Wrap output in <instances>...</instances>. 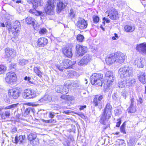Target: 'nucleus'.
Instances as JSON below:
<instances>
[{
    "label": "nucleus",
    "instance_id": "nucleus-39",
    "mask_svg": "<svg viewBox=\"0 0 146 146\" xmlns=\"http://www.w3.org/2000/svg\"><path fill=\"white\" fill-rule=\"evenodd\" d=\"M5 115H4L3 114L2 115V119H5L7 118H8L10 115V111H5Z\"/></svg>",
    "mask_w": 146,
    "mask_h": 146
},
{
    "label": "nucleus",
    "instance_id": "nucleus-48",
    "mask_svg": "<svg viewBox=\"0 0 146 146\" xmlns=\"http://www.w3.org/2000/svg\"><path fill=\"white\" fill-rule=\"evenodd\" d=\"M117 123L116 126V127H119L121 123V119H117Z\"/></svg>",
    "mask_w": 146,
    "mask_h": 146
},
{
    "label": "nucleus",
    "instance_id": "nucleus-25",
    "mask_svg": "<svg viewBox=\"0 0 146 146\" xmlns=\"http://www.w3.org/2000/svg\"><path fill=\"white\" fill-rule=\"evenodd\" d=\"M62 62L64 69H67L72 65V62L69 60H64Z\"/></svg>",
    "mask_w": 146,
    "mask_h": 146
},
{
    "label": "nucleus",
    "instance_id": "nucleus-24",
    "mask_svg": "<svg viewBox=\"0 0 146 146\" xmlns=\"http://www.w3.org/2000/svg\"><path fill=\"white\" fill-rule=\"evenodd\" d=\"M25 138V136L24 135H21L19 136V137L16 136L15 138V143L16 144H21L23 142V141L24 140Z\"/></svg>",
    "mask_w": 146,
    "mask_h": 146
},
{
    "label": "nucleus",
    "instance_id": "nucleus-60",
    "mask_svg": "<svg viewBox=\"0 0 146 146\" xmlns=\"http://www.w3.org/2000/svg\"><path fill=\"white\" fill-rule=\"evenodd\" d=\"M86 106H81L80 108H79L80 110H83L84 108H86Z\"/></svg>",
    "mask_w": 146,
    "mask_h": 146
},
{
    "label": "nucleus",
    "instance_id": "nucleus-16",
    "mask_svg": "<svg viewBox=\"0 0 146 146\" xmlns=\"http://www.w3.org/2000/svg\"><path fill=\"white\" fill-rule=\"evenodd\" d=\"M36 137V135L35 133H31L28 136V139L30 141V143L33 145L35 146L37 144Z\"/></svg>",
    "mask_w": 146,
    "mask_h": 146
},
{
    "label": "nucleus",
    "instance_id": "nucleus-33",
    "mask_svg": "<svg viewBox=\"0 0 146 146\" xmlns=\"http://www.w3.org/2000/svg\"><path fill=\"white\" fill-rule=\"evenodd\" d=\"M136 82L134 79H129L128 81H127V85L129 86H132L134 85Z\"/></svg>",
    "mask_w": 146,
    "mask_h": 146
},
{
    "label": "nucleus",
    "instance_id": "nucleus-6",
    "mask_svg": "<svg viewBox=\"0 0 146 146\" xmlns=\"http://www.w3.org/2000/svg\"><path fill=\"white\" fill-rule=\"evenodd\" d=\"M22 91L21 88L17 87L10 89L9 91L8 94L12 98L16 99L20 96Z\"/></svg>",
    "mask_w": 146,
    "mask_h": 146
},
{
    "label": "nucleus",
    "instance_id": "nucleus-17",
    "mask_svg": "<svg viewBox=\"0 0 146 146\" xmlns=\"http://www.w3.org/2000/svg\"><path fill=\"white\" fill-rule=\"evenodd\" d=\"M103 98V97L102 95H101L100 96H99L98 95L95 96L93 100V103L94 105L96 106L101 105L102 103V100Z\"/></svg>",
    "mask_w": 146,
    "mask_h": 146
},
{
    "label": "nucleus",
    "instance_id": "nucleus-52",
    "mask_svg": "<svg viewBox=\"0 0 146 146\" xmlns=\"http://www.w3.org/2000/svg\"><path fill=\"white\" fill-rule=\"evenodd\" d=\"M54 113H53L52 112H50L49 113V117L51 119L53 118L54 116Z\"/></svg>",
    "mask_w": 146,
    "mask_h": 146
},
{
    "label": "nucleus",
    "instance_id": "nucleus-1",
    "mask_svg": "<svg viewBox=\"0 0 146 146\" xmlns=\"http://www.w3.org/2000/svg\"><path fill=\"white\" fill-rule=\"evenodd\" d=\"M27 1L29 3H31L33 5V9H30L29 12L30 13L35 15H40V16L41 19H44V13L41 11H37L35 8L41 5L40 0H27Z\"/></svg>",
    "mask_w": 146,
    "mask_h": 146
},
{
    "label": "nucleus",
    "instance_id": "nucleus-27",
    "mask_svg": "<svg viewBox=\"0 0 146 146\" xmlns=\"http://www.w3.org/2000/svg\"><path fill=\"white\" fill-rule=\"evenodd\" d=\"M40 68L39 67H35L33 69L34 72L38 77L40 78L42 77V73L40 71Z\"/></svg>",
    "mask_w": 146,
    "mask_h": 146
},
{
    "label": "nucleus",
    "instance_id": "nucleus-38",
    "mask_svg": "<svg viewBox=\"0 0 146 146\" xmlns=\"http://www.w3.org/2000/svg\"><path fill=\"white\" fill-rule=\"evenodd\" d=\"M18 105V103L13 104L5 107L4 109L5 110L10 109L16 108Z\"/></svg>",
    "mask_w": 146,
    "mask_h": 146
},
{
    "label": "nucleus",
    "instance_id": "nucleus-54",
    "mask_svg": "<svg viewBox=\"0 0 146 146\" xmlns=\"http://www.w3.org/2000/svg\"><path fill=\"white\" fill-rule=\"evenodd\" d=\"M61 98L62 99H64L65 100H67L68 99V98L67 96H65L64 95H62L61 96Z\"/></svg>",
    "mask_w": 146,
    "mask_h": 146
},
{
    "label": "nucleus",
    "instance_id": "nucleus-32",
    "mask_svg": "<svg viewBox=\"0 0 146 146\" xmlns=\"http://www.w3.org/2000/svg\"><path fill=\"white\" fill-rule=\"evenodd\" d=\"M48 97L49 96L48 95H45L43 98L39 100L37 102L38 103H41L45 101H46L47 100H49Z\"/></svg>",
    "mask_w": 146,
    "mask_h": 146
},
{
    "label": "nucleus",
    "instance_id": "nucleus-41",
    "mask_svg": "<svg viewBox=\"0 0 146 146\" xmlns=\"http://www.w3.org/2000/svg\"><path fill=\"white\" fill-rule=\"evenodd\" d=\"M63 86H57L56 89V90L57 92L58 93H63Z\"/></svg>",
    "mask_w": 146,
    "mask_h": 146
},
{
    "label": "nucleus",
    "instance_id": "nucleus-4",
    "mask_svg": "<svg viewBox=\"0 0 146 146\" xmlns=\"http://www.w3.org/2000/svg\"><path fill=\"white\" fill-rule=\"evenodd\" d=\"M133 69L131 67L124 66L120 68L118 71V75L121 78L129 77L132 75Z\"/></svg>",
    "mask_w": 146,
    "mask_h": 146
},
{
    "label": "nucleus",
    "instance_id": "nucleus-22",
    "mask_svg": "<svg viewBox=\"0 0 146 146\" xmlns=\"http://www.w3.org/2000/svg\"><path fill=\"white\" fill-rule=\"evenodd\" d=\"M135 63L138 67L140 68H142L145 63V60L143 58L140 59H136L135 61Z\"/></svg>",
    "mask_w": 146,
    "mask_h": 146
},
{
    "label": "nucleus",
    "instance_id": "nucleus-8",
    "mask_svg": "<svg viewBox=\"0 0 146 146\" xmlns=\"http://www.w3.org/2000/svg\"><path fill=\"white\" fill-rule=\"evenodd\" d=\"M37 96L36 92L31 89L25 90L23 94V98L27 99L33 98Z\"/></svg>",
    "mask_w": 146,
    "mask_h": 146
},
{
    "label": "nucleus",
    "instance_id": "nucleus-11",
    "mask_svg": "<svg viewBox=\"0 0 146 146\" xmlns=\"http://www.w3.org/2000/svg\"><path fill=\"white\" fill-rule=\"evenodd\" d=\"M105 79L107 80V86L109 87L114 80V77L113 73L111 71L106 72L105 74Z\"/></svg>",
    "mask_w": 146,
    "mask_h": 146
},
{
    "label": "nucleus",
    "instance_id": "nucleus-29",
    "mask_svg": "<svg viewBox=\"0 0 146 146\" xmlns=\"http://www.w3.org/2000/svg\"><path fill=\"white\" fill-rule=\"evenodd\" d=\"M127 85V83L125 80H121L118 82V86L120 88H123Z\"/></svg>",
    "mask_w": 146,
    "mask_h": 146
},
{
    "label": "nucleus",
    "instance_id": "nucleus-55",
    "mask_svg": "<svg viewBox=\"0 0 146 146\" xmlns=\"http://www.w3.org/2000/svg\"><path fill=\"white\" fill-rule=\"evenodd\" d=\"M44 122L48 123H51L52 122V120L51 119L47 120H44Z\"/></svg>",
    "mask_w": 146,
    "mask_h": 146
},
{
    "label": "nucleus",
    "instance_id": "nucleus-13",
    "mask_svg": "<svg viewBox=\"0 0 146 146\" xmlns=\"http://www.w3.org/2000/svg\"><path fill=\"white\" fill-rule=\"evenodd\" d=\"M15 50L12 48H7L5 49V58H13L16 54Z\"/></svg>",
    "mask_w": 146,
    "mask_h": 146
},
{
    "label": "nucleus",
    "instance_id": "nucleus-45",
    "mask_svg": "<svg viewBox=\"0 0 146 146\" xmlns=\"http://www.w3.org/2000/svg\"><path fill=\"white\" fill-rule=\"evenodd\" d=\"M115 114L116 115L121 114V109H116L114 110Z\"/></svg>",
    "mask_w": 146,
    "mask_h": 146
},
{
    "label": "nucleus",
    "instance_id": "nucleus-42",
    "mask_svg": "<svg viewBox=\"0 0 146 146\" xmlns=\"http://www.w3.org/2000/svg\"><path fill=\"white\" fill-rule=\"evenodd\" d=\"M6 70V67L3 65H0V74L3 73Z\"/></svg>",
    "mask_w": 146,
    "mask_h": 146
},
{
    "label": "nucleus",
    "instance_id": "nucleus-21",
    "mask_svg": "<svg viewBox=\"0 0 146 146\" xmlns=\"http://www.w3.org/2000/svg\"><path fill=\"white\" fill-rule=\"evenodd\" d=\"M106 61L107 64L108 65H110L115 62L114 54L113 53L109 55L106 58Z\"/></svg>",
    "mask_w": 146,
    "mask_h": 146
},
{
    "label": "nucleus",
    "instance_id": "nucleus-57",
    "mask_svg": "<svg viewBox=\"0 0 146 146\" xmlns=\"http://www.w3.org/2000/svg\"><path fill=\"white\" fill-rule=\"evenodd\" d=\"M103 20H104V21H106V22L107 23H109L110 22V20H109V19H107V18H106L105 17H104L103 18Z\"/></svg>",
    "mask_w": 146,
    "mask_h": 146
},
{
    "label": "nucleus",
    "instance_id": "nucleus-62",
    "mask_svg": "<svg viewBox=\"0 0 146 146\" xmlns=\"http://www.w3.org/2000/svg\"><path fill=\"white\" fill-rule=\"evenodd\" d=\"M64 113L66 114H69L70 113H71L69 110H68L67 111H64Z\"/></svg>",
    "mask_w": 146,
    "mask_h": 146
},
{
    "label": "nucleus",
    "instance_id": "nucleus-34",
    "mask_svg": "<svg viewBox=\"0 0 146 146\" xmlns=\"http://www.w3.org/2000/svg\"><path fill=\"white\" fill-rule=\"evenodd\" d=\"M127 110L128 112L130 113H134L136 111L135 107L133 105H130Z\"/></svg>",
    "mask_w": 146,
    "mask_h": 146
},
{
    "label": "nucleus",
    "instance_id": "nucleus-18",
    "mask_svg": "<svg viewBox=\"0 0 146 146\" xmlns=\"http://www.w3.org/2000/svg\"><path fill=\"white\" fill-rule=\"evenodd\" d=\"M108 16L111 19L116 20L118 18V12L116 10L113 9L109 12Z\"/></svg>",
    "mask_w": 146,
    "mask_h": 146
},
{
    "label": "nucleus",
    "instance_id": "nucleus-28",
    "mask_svg": "<svg viewBox=\"0 0 146 146\" xmlns=\"http://www.w3.org/2000/svg\"><path fill=\"white\" fill-rule=\"evenodd\" d=\"M25 21L28 24H32L35 29L34 27V24L35 23V20L31 17H28L25 19Z\"/></svg>",
    "mask_w": 146,
    "mask_h": 146
},
{
    "label": "nucleus",
    "instance_id": "nucleus-43",
    "mask_svg": "<svg viewBox=\"0 0 146 146\" xmlns=\"http://www.w3.org/2000/svg\"><path fill=\"white\" fill-rule=\"evenodd\" d=\"M125 123H123L120 127V130L123 133H125L126 132L125 130Z\"/></svg>",
    "mask_w": 146,
    "mask_h": 146
},
{
    "label": "nucleus",
    "instance_id": "nucleus-14",
    "mask_svg": "<svg viewBox=\"0 0 146 146\" xmlns=\"http://www.w3.org/2000/svg\"><path fill=\"white\" fill-rule=\"evenodd\" d=\"M115 60L116 62L120 63L124 62V55L120 52H116L114 54Z\"/></svg>",
    "mask_w": 146,
    "mask_h": 146
},
{
    "label": "nucleus",
    "instance_id": "nucleus-12",
    "mask_svg": "<svg viewBox=\"0 0 146 146\" xmlns=\"http://www.w3.org/2000/svg\"><path fill=\"white\" fill-rule=\"evenodd\" d=\"M76 53L79 56H83L87 51L86 47L79 44L76 46Z\"/></svg>",
    "mask_w": 146,
    "mask_h": 146
},
{
    "label": "nucleus",
    "instance_id": "nucleus-2",
    "mask_svg": "<svg viewBox=\"0 0 146 146\" xmlns=\"http://www.w3.org/2000/svg\"><path fill=\"white\" fill-rule=\"evenodd\" d=\"M6 27L7 28L9 33L11 32L15 36L18 35V33L19 32V30L21 28L20 22L17 21H15L13 24L12 27L11 23L7 22L5 23Z\"/></svg>",
    "mask_w": 146,
    "mask_h": 146
},
{
    "label": "nucleus",
    "instance_id": "nucleus-7",
    "mask_svg": "<svg viewBox=\"0 0 146 146\" xmlns=\"http://www.w3.org/2000/svg\"><path fill=\"white\" fill-rule=\"evenodd\" d=\"M56 0H48L47 6L45 9L46 13L50 15L54 13V9L55 7L54 3Z\"/></svg>",
    "mask_w": 146,
    "mask_h": 146
},
{
    "label": "nucleus",
    "instance_id": "nucleus-37",
    "mask_svg": "<svg viewBox=\"0 0 146 146\" xmlns=\"http://www.w3.org/2000/svg\"><path fill=\"white\" fill-rule=\"evenodd\" d=\"M28 62V61L23 59H21L19 60V64L20 65L23 66Z\"/></svg>",
    "mask_w": 146,
    "mask_h": 146
},
{
    "label": "nucleus",
    "instance_id": "nucleus-10",
    "mask_svg": "<svg viewBox=\"0 0 146 146\" xmlns=\"http://www.w3.org/2000/svg\"><path fill=\"white\" fill-rule=\"evenodd\" d=\"M6 82L8 83H11L15 82L17 80V77L15 74L13 72H10L7 74L5 78Z\"/></svg>",
    "mask_w": 146,
    "mask_h": 146
},
{
    "label": "nucleus",
    "instance_id": "nucleus-58",
    "mask_svg": "<svg viewBox=\"0 0 146 146\" xmlns=\"http://www.w3.org/2000/svg\"><path fill=\"white\" fill-rule=\"evenodd\" d=\"M24 79L25 80H27L28 81H29L31 79V78L29 77L26 76L25 77Z\"/></svg>",
    "mask_w": 146,
    "mask_h": 146
},
{
    "label": "nucleus",
    "instance_id": "nucleus-31",
    "mask_svg": "<svg viewBox=\"0 0 146 146\" xmlns=\"http://www.w3.org/2000/svg\"><path fill=\"white\" fill-rule=\"evenodd\" d=\"M83 58L87 64L92 60L91 56L89 54L86 55L84 56Z\"/></svg>",
    "mask_w": 146,
    "mask_h": 146
},
{
    "label": "nucleus",
    "instance_id": "nucleus-20",
    "mask_svg": "<svg viewBox=\"0 0 146 146\" xmlns=\"http://www.w3.org/2000/svg\"><path fill=\"white\" fill-rule=\"evenodd\" d=\"M139 81L143 84L146 83V73L141 72L138 74Z\"/></svg>",
    "mask_w": 146,
    "mask_h": 146
},
{
    "label": "nucleus",
    "instance_id": "nucleus-47",
    "mask_svg": "<svg viewBox=\"0 0 146 146\" xmlns=\"http://www.w3.org/2000/svg\"><path fill=\"white\" fill-rule=\"evenodd\" d=\"M93 20L94 22L97 23L99 21V18L97 16H94L93 17Z\"/></svg>",
    "mask_w": 146,
    "mask_h": 146
},
{
    "label": "nucleus",
    "instance_id": "nucleus-30",
    "mask_svg": "<svg viewBox=\"0 0 146 146\" xmlns=\"http://www.w3.org/2000/svg\"><path fill=\"white\" fill-rule=\"evenodd\" d=\"M125 31L127 32H132L135 30V28L128 25H126L124 27Z\"/></svg>",
    "mask_w": 146,
    "mask_h": 146
},
{
    "label": "nucleus",
    "instance_id": "nucleus-40",
    "mask_svg": "<svg viewBox=\"0 0 146 146\" xmlns=\"http://www.w3.org/2000/svg\"><path fill=\"white\" fill-rule=\"evenodd\" d=\"M32 111V109L31 108H28L25 110L23 115L25 117H26V116L28 115L29 114L30 111Z\"/></svg>",
    "mask_w": 146,
    "mask_h": 146
},
{
    "label": "nucleus",
    "instance_id": "nucleus-36",
    "mask_svg": "<svg viewBox=\"0 0 146 146\" xmlns=\"http://www.w3.org/2000/svg\"><path fill=\"white\" fill-rule=\"evenodd\" d=\"M78 65L80 66H86L87 65L83 57L78 62Z\"/></svg>",
    "mask_w": 146,
    "mask_h": 146
},
{
    "label": "nucleus",
    "instance_id": "nucleus-15",
    "mask_svg": "<svg viewBox=\"0 0 146 146\" xmlns=\"http://www.w3.org/2000/svg\"><path fill=\"white\" fill-rule=\"evenodd\" d=\"M136 49L142 54H146V43L138 44L136 45Z\"/></svg>",
    "mask_w": 146,
    "mask_h": 146
},
{
    "label": "nucleus",
    "instance_id": "nucleus-3",
    "mask_svg": "<svg viewBox=\"0 0 146 146\" xmlns=\"http://www.w3.org/2000/svg\"><path fill=\"white\" fill-rule=\"evenodd\" d=\"M111 109L112 107L110 104H107L100 118V122L101 123L105 125L106 119H109L111 117Z\"/></svg>",
    "mask_w": 146,
    "mask_h": 146
},
{
    "label": "nucleus",
    "instance_id": "nucleus-46",
    "mask_svg": "<svg viewBox=\"0 0 146 146\" xmlns=\"http://www.w3.org/2000/svg\"><path fill=\"white\" fill-rule=\"evenodd\" d=\"M47 31V30L45 28H42L40 29V30L39 31V32L41 34H43L46 33Z\"/></svg>",
    "mask_w": 146,
    "mask_h": 146
},
{
    "label": "nucleus",
    "instance_id": "nucleus-59",
    "mask_svg": "<svg viewBox=\"0 0 146 146\" xmlns=\"http://www.w3.org/2000/svg\"><path fill=\"white\" fill-rule=\"evenodd\" d=\"M68 76L70 78H71L73 76V74L71 72H69L68 74Z\"/></svg>",
    "mask_w": 146,
    "mask_h": 146
},
{
    "label": "nucleus",
    "instance_id": "nucleus-50",
    "mask_svg": "<svg viewBox=\"0 0 146 146\" xmlns=\"http://www.w3.org/2000/svg\"><path fill=\"white\" fill-rule=\"evenodd\" d=\"M126 92L125 90L123 91L121 93V95L123 96L125 99L126 97Z\"/></svg>",
    "mask_w": 146,
    "mask_h": 146
},
{
    "label": "nucleus",
    "instance_id": "nucleus-49",
    "mask_svg": "<svg viewBox=\"0 0 146 146\" xmlns=\"http://www.w3.org/2000/svg\"><path fill=\"white\" fill-rule=\"evenodd\" d=\"M112 98L114 100H116L118 98V96L117 94H114L112 96Z\"/></svg>",
    "mask_w": 146,
    "mask_h": 146
},
{
    "label": "nucleus",
    "instance_id": "nucleus-44",
    "mask_svg": "<svg viewBox=\"0 0 146 146\" xmlns=\"http://www.w3.org/2000/svg\"><path fill=\"white\" fill-rule=\"evenodd\" d=\"M75 16V13L74 11L72 9H70V13L68 15L69 17L71 18H73Z\"/></svg>",
    "mask_w": 146,
    "mask_h": 146
},
{
    "label": "nucleus",
    "instance_id": "nucleus-56",
    "mask_svg": "<svg viewBox=\"0 0 146 146\" xmlns=\"http://www.w3.org/2000/svg\"><path fill=\"white\" fill-rule=\"evenodd\" d=\"M17 131V129L16 128L14 127L13 128L12 130V132L13 133H15Z\"/></svg>",
    "mask_w": 146,
    "mask_h": 146
},
{
    "label": "nucleus",
    "instance_id": "nucleus-53",
    "mask_svg": "<svg viewBox=\"0 0 146 146\" xmlns=\"http://www.w3.org/2000/svg\"><path fill=\"white\" fill-rule=\"evenodd\" d=\"M57 68H58L60 71H62L63 70V69L64 68H63V66L61 67V66H59L58 65L56 66Z\"/></svg>",
    "mask_w": 146,
    "mask_h": 146
},
{
    "label": "nucleus",
    "instance_id": "nucleus-35",
    "mask_svg": "<svg viewBox=\"0 0 146 146\" xmlns=\"http://www.w3.org/2000/svg\"><path fill=\"white\" fill-rule=\"evenodd\" d=\"M84 36L81 34H78L77 35L76 39L77 41L80 42H82L84 40Z\"/></svg>",
    "mask_w": 146,
    "mask_h": 146
},
{
    "label": "nucleus",
    "instance_id": "nucleus-51",
    "mask_svg": "<svg viewBox=\"0 0 146 146\" xmlns=\"http://www.w3.org/2000/svg\"><path fill=\"white\" fill-rule=\"evenodd\" d=\"M129 142L131 143L132 145H133L135 144V141H134V139L133 138L130 139Z\"/></svg>",
    "mask_w": 146,
    "mask_h": 146
},
{
    "label": "nucleus",
    "instance_id": "nucleus-61",
    "mask_svg": "<svg viewBox=\"0 0 146 146\" xmlns=\"http://www.w3.org/2000/svg\"><path fill=\"white\" fill-rule=\"evenodd\" d=\"M134 98H132L131 99V103L130 105H133Z\"/></svg>",
    "mask_w": 146,
    "mask_h": 146
},
{
    "label": "nucleus",
    "instance_id": "nucleus-64",
    "mask_svg": "<svg viewBox=\"0 0 146 146\" xmlns=\"http://www.w3.org/2000/svg\"><path fill=\"white\" fill-rule=\"evenodd\" d=\"M139 101L141 104L143 102V100L141 98H139Z\"/></svg>",
    "mask_w": 146,
    "mask_h": 146
},
{
    "label": "nucleus",
    "instance_id": "nucleus-5",
    "mask_svg": "<svg viewBox=\"0 0 146 146\" xmlns=\"http://www.w3.org/2000/svg\"><path fill=\"white\" fill-rule=\"evenodd\" d=\"M102 77L103 75L102 74L96 73L93 74L90 78L91 84L97 86H102V82L101 80Z\"/></svg>",
    "mask_w": 146,
    "mask_h": 146
},
{
    "label": "nucleus",
    "instance_id": "nucleus-63",
    "mask_svg": "<svg viewBox=\"0 0 146 146\" xmlns=\"http://www.w3.org/2000/svg\"><path fill=\"white\" fill-rule=\"evenodd\" d=\"M0 26L2 27H5V26L4 23L0 22Z\"/></svg>",
    "mask_w": 146,
    "mask_h": 146
},
{
    "label": "nucleus",
    "instance_id": "nucleus-9",
    "mask_svg": "<svg viewBox=\"0 0 146 146\" xmlns=\"http://www.w3.org/2000/svg\"><path fill=\"white\" fill-rule=\"evenodd\" d=\"M76 25L78 28L81 30H83L87 28L88 24L87 21L84 19L80 18L77 21Z\"/></svg>",
    "mask_w": 146,
    "mask_h": 146
},
{
    "label": "nucleus",
    "instance_id": "nucleus-19",
    "mask_svg": "<svg viewBox=\"0 0 146 146\" xmlns=\"http://www.w3.org/2000/svg\"><path fill=\"white\" fill-rule=\"evenodd\" d=\"M63 54L66 57L68 58L71 57L72 55V49L70 48L64 47L62 49Z\"/></svg>",
    "mask_w": 146,
    "mask_h": 146
},
{
    "label": "nucleus",
    "instance_id": "nucleus-23",
    "mask_svg": "<svg viewBox=\"0 0 146 146\" xmlns=\"http://www.w3.org/2000/svg\"><path fill=\"white\" fill-rule=\"evenodd\" d=\"M47 40L45 38H39L37 42V45L39 46H44L48 43Z\"/></svg>",
    "mask_w": 146,
    "mask_h": 146
},
{
    "label": "nucleus",
    "instance_id": "nucleus-26",
    "mask_svg": "<svg viewBox=\"0 0 146 146\" xmlns=\"http://www.w3.org/2000/svg\"><path fill=\"white\" fill-rule=\"evenodd\" d=\"M65 4L62 2L60 1L58 3L57 6V12L58 13L60 12L65 8Z\"/></svg>",
    "mask_w": 146,
    "mask_h": 146
}]
</instances>
